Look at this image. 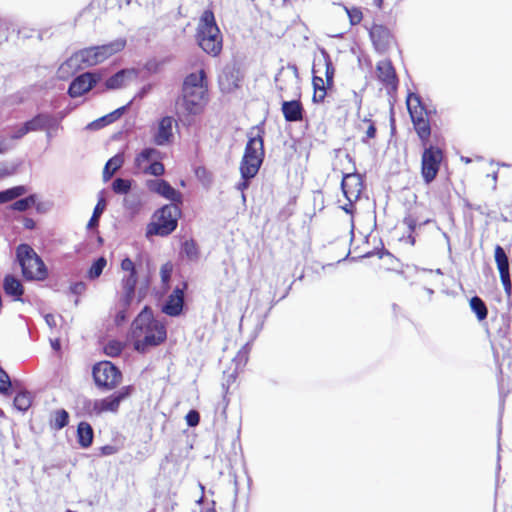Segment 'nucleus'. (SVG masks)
<instances>
[{"label":"nucleus","instance_id":"nucleus-1","mask_svg":"<svg viewBox=\"0 0 512 512\" xmlns=\"http://www.w3.org/2000/svg\"><path fill=\"white\" fill-rule=\"evenodd\" d=\"M127 41L120 37L109 43L87 47L73 53L59 69L60 78H67L83 67H91L103 63L126 47Z\"/></svg>","mask_w":512,"mask_h":512},{"label":"nucleus","instance_id":"nucleus-2","mask_svg":"<svg viewBox=\"0 0 512 512\" xmlns=\"http://www.w3.org/2000/svg\"><path fill=\"white\" fill-rule=\"evenodd\" d=\"M167 333L165 326L153 317L152 311L145 307L135 318L131 326L134 349L146 353L163 343Z\"/></svg>","mask_w":512,"mask_h":512},{"label":"nucleus","instance_id":"nucleus-3","mask_svg":"<svg viewBox=\"0 0 512 512\" xmlns=\"http://www.w3.org/2000/svg\"><path fill=\"white\" fill-rule=\"evenodd\" d=\"M248 142L240 163V173L245 177H255L263 163L264 129L261 125L254 126L247 134Z\"/></svg>","mask_w":512,"mask_h":512},{"label":"nucleus","instance_id":"nucleus-4","mask_svg":"<svg viewBox=\"0 0 512 512\" xmlns=\"http://www.w3.org/2000/svg\"><path fill=\"white\" fill-rule=\"evenodd\" d=\"M196 39L198 45L211 56H218L222 51L223 39L211 10H205L199 20Z\"/></svg>","mask_w":512,"mask_h":512},{"label":"nucleus","instance_id":"nucleus-5","mask_svg":"<svg viewBox=\"0 0 512 512\" xmlns=\"http://www.w3.org/2000/svg\"><path fill=\"white\" fill-rule=\"evenodd\" d=\"M23 276L28 280H42L46 277V269L41 258L27 244H21L16 250Z\"/></svg>","mask_w":512,"mask_h":512},{"label":"nucleus","instance_id":"nucleus-6","mask_svg":"<svg viewBox=\"0 0 512 512\" xmlns=\"http://www.w3.org/2000/svg\"><path fill=\"white\" fill-rule=\"evenodd\" d=\"M134 392V387L131 385L124 386L113 394L93 401H88L86 408L91 414L100 415L105 412L116 413L120 404L128 399Z\"/></svg>","mask_w":512,"mask_h":512},{"label":"nucleus","instance_id":"nucleus-7","mask_svg":"<svg viewBox=\"0 0 512 512\" xmlns=\"http://www.w3.org/2000/svg\"><path fill=\"white\" fill-rule=\"evenodd\" d=\"M163 153L156 148L146 147L135 157L134 164L139 172L147 175L161 176L165 172L161 163Z\"/></svg>","mask_w":512,"mask_h":512},{"label":"nucleus","instance_id":"nucleus-8","mask_svg":"<svg viewBox=\"0 0 512 512\" xmlns=\"http://www.w3.org/2000/svg\"><path fill=\"white\" fill-rule=\"evenodd\" d=\"M180 215L181 210L177 204L163 206L155 214L156 220L150 232L160 236H168L176 229Z\"/></svg>","mask_w":512,"mask_h":512},{"label":"nucleus","instance_id":"nucleus-9","mask_svg":"<svg viewBox=\"0 0 512 512\" xmlns=\"http://www.w3.org/2000/svg\"><path fill=\"white\" fill-rule=\"evenodd\" d=\"M407 107L414 129L422 142V146H426L431 135V126L429 120L423 115V107L421 106L419 96L410 94L407 99Z\"/></svg>","mask_w":512,"mask_h":512},{"label":"nucleus","instance_id":"nucleus-10","mask_svg":"<svg viewBox=\"0 0 512 512\" xmlns=\"http://www.w3.org/2000/svg\"><path fill=\"white\" fill-rule=\"evenodd\" d=\"M121 269L124 275L121 279L122 294L120 296V304L124 308H129L134 300L138 281L136 267L130 258H125L121 262Z\"/></svg>","mask_w":512,"mask_h":512},{"label":"nucleus","instance_id":"nucleus-11","mask_svg":"<svg viewBox=\"0 0 512 512\" xmlns=\"http://www.w3.org/2000/svg\"><path fill=\"white\" fill-rule=\"evenodd\" d=\"M92 372L96 385L106 390L114 389L122 380L120 370L109 361L97 363Z\"/></svg>","mask_w":512,"mask_h":512},{"label":"nucleus","instance_id":"nucleus-12","mask_svg":"<svg viewBox=\"0 0 512 512\" xmlns=\"http://www.w3.org/2000/svg\"><path fill=\"white\" fill-rule=\"evenodd\" d=\"M424 150L421 157V175L426 184L431 183L437 176L440 164L443 159L441 149L433 145L423 146Z\"/></svg>","mask_w":512,"mask_h":512},{"label":"nucleus","instance_id":"nucleus-13","mask_svg":"<svg viewBox=\"0 0 512 512\" xmlns=\"http://www.w3.org/2000/svg\"><path fill=\"white\" fill-rule=\"evenodd\" d=\"M102 78L103 73L101 71L85 72L71 82L68 94L72 98L80 97L96 86Z\"/></svg>","mask_w":512,"mask_h":512},{"label":"nucleus","instance_id":"nucleus-14","mask_svg":"<svg viewBox=\"0 0 512 512\" xmlns=\"http://www.w3.org/2000/svg\"><path fill=\"white\" fill-rule=\"evenodd\" d=\"M189 93L195 96L206 97L207 82L204 70H199L196 73H191L186 76L183 83L182 94L189 95Z\"/></svg>","mask_w":512,"mask_h":512},{"label":"nucleus","instance_id":"nucleus-15","mask_svg":"<svg viewBox=\"0 0 512 512\" xmlns=\"http://www.w3.org/2000/svg\"><path fill=\"white\" fill-rule=\"evenodd\" d=\"M205 102L206 97L195 96L189 93V95L182 94V96L177 100L176 106L179 113L197 115L202 112Z\"/></svg>","mask_w":512,"mask_h":512},{"label":"nucleus","instance_id":"nucleus-16","mask_svg":"<svg viewBox=\"0 0 512 512\" xmlns=\"http://www.w3.org/2000/svg\"><path fill=\"white\" fill-rule=\"evenodd\" d=\"M495 261L497 264V268L500 274V279L503 284L504 290L508 296L512 293V283L510 279V272H509V260L506 255L505 250L500 246L497 245L495 247Z\"/></svg>","mask_w":512,"mask_h":512},{"label":"nucleus","instance_id":"nucleus-17","mask_svg":"<svg viewBox=\"0 0 512 512\" xmlns=\"http://www.w3.org/2000/svg\"><path fill=\"white\" fill-rule=\"evenodd\" d=\"M342 191L349 202L356 201L363 188L362 178L357 173L344 175L341 183Z\"/></svg>","mask_w":512,"mask_h":512},{"label":"nucleus","instance_id":"nucleus-18","mask_svg":"<svg viewBox=\"0 0 512 512\" xmlns=\"http://www.w3.org/2000/svg\"><path fill=\"white\" fill-rule=\"evenodd\" d=\"M138 74V71L134 68L121 69L105 81V88L107 90L124 88L137 79Z\"/></svg>","mask_w":512,"mask_h":512},{"label":"nucleus","instance_id":"nucleus-19","mask_svg":"<svg viewBox=\"0 0 512 512\" xmlns=\"http://www.w3.org/2000/svg\"><path fill=\"white\" fill-rule=\"evenodd\" d=\"M174 120L170 116L160 119L158 126L153 134V142L158 146L168 145L173 139Z\"/></svg>","mask_w":512,"mask_h":512},{"label":"nucleus","instance_id":"nucleus-20","mask_svg":"<svg viewBox=\"0 0 512 512\" xmlns=\"http://www.w3.org/2000/svg\"><path fill=\"white\" fill-rule=\"evenodd\" d=\"M370 38L375 49L384 52L388 49L392 36L388 28L383 25L375 24L370 29Z\"/></svg>","mask_w":512,"mask_h":512},{"label":"nucleus","instance_id":"nucleus-21","mask_svg":"<svg viewBox=\"0 0 512 512\" xmlns=\"http://www.w3.org/2000/svg\"><path fill=\"white\" fill-rule=\"evenodd\" d=\"M176 287L173 292L169 295L165 305L163 306V312L169 316H178L182 312L184 304V289Z\"/></svg>","mask_w":512,"mask_h":512},{"label":"nucleus","instance_id":"nucleus-22","mask_svg":"<svg viewBox=\"0 0 512 512\" xmlns=\"http://www.w3.org/2000/svg\"><path fill=\"white\" fill-rule=\"evenodd\" d=\"M281 111L287 122H299L303 120L304 108L299 100L283 101Z\"/></svg>","mask_w":512,"mask_h":512},{"label":"nucleus","instance_id":"nucleus-23","mask_svg":"<svg viewBox=\"0 0 512 512\" xmlns=\"http://www.w3.org/2000/svg\"><path fill=\"white\" fill-rule=\"evenodd\" d=\"M378 79L386 86L395 87L397 79L395 69L389 60L379 61L376 67Z\"/></svg>","mask_w":512,"mask_h":512},{"label":"nucleus","instance_id":"nucleus-24","mask_svg":"<svg viewBox=\"0 0 512 512\" xmlns=\"http://www.w3.org/2000/svg\"><path fill=\"white\" fill-rule=\"evenodd\" d=\"M28 131H39L44 129H50L56 126V121L53 116L48 114H38L33 119L25 122Z\"/></svg>","mask_w":512,"mask_h":512},{"label":"nucleus","instance_id":"nucleus-25","mask_svg":"<svg viewBox=\"0 0 512 512\" xmlns=\"http://www.w3.org/2000/svg\"><path fill=\"white\" fill-rule=\"evenodd\" d=\"M3 289L7 295L14 297L17 301L21 300V296L24 293V288L20 280L13 275L5 276Z\"/></svg>","mask_w":512,"mask_h":512},{"label":"nucleus","instance_id":"nucleus-26","mask_svg":"<svg viewBox=\"0 0 512 512\" xmlns=\"http://www.w3.org/2000/svg\"><path fill=\"white\" fill-rule=\"evenodd\" d=\"M130 104H131V101L127 105L117 108L113 112L93 121L92 123H90L88 125V128L100 129L108 124L113 123L114 121L119 119L124 114V112L127 110V108L129 107Z\"/></svg>","mask_w":512,"mask_h":512},{"label":"nucleus","instance_id":"nucleus-27","mask_svg":"<svg viewBox=\"0 0 512 512\" xmlns=\"http://www.w3.org/2000/svg\"><path fill=\"white\" fill-rule=\"evenodd\" d=\"M78 442L81 447L88 448L93 441V429L87 422H80L77 428Z\"/></svg>","mask_w":512,"mask_h":512},{"label":"nucleus","instance_id":"nucleus-28","mask_svg":"<svg viewBox=\"0 0 512 512\" xmlns=\"http://www.w3.org/2000/svg\"><path fill=\"white\" fill-rule=\"evenodd\" d=\"M357 129L359 131L364 132V136L362 137L361 141L364 144H368L371 139H374L376 137V126L375 123L368 118L362 119L358 125Z\"/></svg>","mask_w":512,"mask_h":512},{"label":"nucleus","instance_id":"nucleus-29","mask_svg":"<svg viewBox=\"0 0 512 512\" xmlns=\"http://www.w3.org/2000/svg\"><path fill=\"white\" fill-rule=\"evenodd\" d=\"M162 197L172 201V204L182 203V194L164 180L158 193Z\"/></svg>","mask_w":512,"mask_h":512},{"label":"nucleus","instance_id":"nucleus-30","mask_svg":"<svg viewBox=\"0 0 512 512\" xmlns=\"http://www.w3.org/2000/svg\"><path fill=\"white\" fill-rule=\"evenodd\" d=\"M27 192L25 186H15L4 191H0V204L12 201Z\"/></svg>","mask_w":512,"mask_h":512},{"label":"nucleus","instance_id":"nucleus-31","mask_svg":"<svg viewBox=\"0 0 512 512\" xmlns=\"http://www.w3.org/2000/svg\"><path fill=\"white\" fill-rule=\"evenodd\" d=\"M123 158L121 155H116L109 159L105 164L103 170V179L107 181L112 177V175L122 166Z\"/></svg>","mask_w":512,"mask_h":512},{"label":"nucleus","instance_id":"nucleus-32","mask_svg":"<svg viewBox=\"0 0 512 512\" xmlns=\"http://www.w3.org/2000/svg\"><path fill=\"white\" fill-rule=\"evenodd\" d=\"M470 308L479 321L486 319L488 310L486 304L480 297L474 296L470 299Z\"/></svg>","mask_w":512,"mask_h":512},{"label":"nucleus","instance_id":"nucleus-33","mask_svg":"<svg viewBox=\"0 0 512 512\" xmlns=\"http://www.w3.org/2000/svg\"><path fill=\"white\" fill-rule=\"evenodd\" d=\"M32 403V396L29 392H19L14 398V406L19 411H26Z\"/></svg>","mask_w":512,"mask_h":512},{"label":"nucleus","instance_id":"nucleus-34","mask_svg":"<svg viewBox=\"0 0 512 512\" xmlns=\"http://www.w3.org/2000/svg\"><path fill=\"white\" fill-rule=\"evenodd\" d=\"M105 208H106V201L103 197H100L98 200V203L96 204V206L94 208L93 214L87 224L88 229H92V228L98 226L99 218H100L101 214L103 213V211L105 210Z\"/></svg>","mask_w":512,"mask_h":512},{"label":"nucleus","instance_id":"nucleus-35","mask_svg":"<svg viewBox=\"0 0 512 512\" xmlns=\"http://www.w3.org/2000/svg\"><path fill=\"white\" fill-rule=\"evenodd\" d=\"M284 76H289L291 78V80L297 84L298 83V79H299V73H298V68L295 64H288L287 67H282L279 71V73L277 74V76L275 77V81L276 82H280L281 81V77H284Z\"/></svg>","mask_w":512,"mask_h":512},{"label":"nucleus","instance_id":"nucleus-36","mask_svg":"<svg viewBox=\"0 0 512 512\" xmlns=\"http://www.w3.org/2000/svg\"><path fill=\"white\" fill-rule=\"evenodd\" d=\"M68 421V412L64 409H60L54 413L51 423L53 428L60 430L68 424Z\"/></svg>","mask_w":512,"mask_h":512},{"label":"nucleus","instance_id":"nucleus-37","mask_svg":"<svg viewBox=\"0 0 512 512\" xmlns=\"http://www.w3.org/2000/svg\"><path fill=\"white\" fill-rule=\"evenodd\" d=\"M36 203V195L31 194L25 198L19 199L15 201L11 205V209L15 211L24 212L28 210L30 207H32Z\"/></svg>","mask_w":512,"mask_h":512},{"label":"nucleus","instance_id":"nucleus-38","mask_svg":"<svg viewBox=\"0 0 512 512\" xmlns=\"http://www.w3.org/2000/svg\"><path fill=\"white\" fill-rule=\"evenodd\" d=\"M106 264V258L99 257L90 267L88 271V278L91 280L97 279L102 274Z\"/></svg>","mask_w":512,"mask_h":512},{"label":"nucleus","instance_id":"nucleus-39","mask_svg":"<svg viewBox=\"0 0 512 512\" xmlns=\"http://www.w3.org/2000/svg\"><path fill=\"white\" fill-rule=\"evenodd\" d=\"M182 254L190 260L198 258V248L193 240H187L182 244Z\"/></svg>","mask_w":512,"mask_h":512},{"label":"nucleus","instance_id":"nucleus-40","mask_svg":"<svg viewBox=\"0 0 512 512\" xmlns=\"http://www.w3.org/2000/svg\"><path fill=\"white\" fill-rule=\"evenodd\" d=\"M122 350H123V344L117 340L109 341L104 347L105 354L110 357H116V356L120 355Z\"/></svg>","mask_w":512,"mask_h":512},{"label":"nucleus","instance_id":"nucleus-41","mask_svg":"<svg viewBox=\"0 0 512 512\" xmlns=\"http://www.w3.org/2000/svg\"><path fill=\"white\" fill-rule=\"evenodd\" d=\"M112 188L117 194H126L131 188V183L129 180L117 178L113 181Z\"/></svg>","mask_w":512,"mask_h":512},{"label":"nucleus","instance_id":"nucleus-42","mask_svg":"<svg viewBox=\"0 0 512 512\" xmlns=\"http://www.w3.org/2000/svg\"><path fill=\"white\" fill-rule=\"evenodd\" d=\"M345 12L347 13V16L349 18V21L351 25H357L359 24L363 19L362 11L359 8H348L346 6H343Z\"/></svg>","mask_w":512,"mask_h":512},{"label":"nucleus","instance_id":"nucleus-43","mask_svg":"<svg viewBox=\"0 0 512 512\" xmlns=\"http://www.w3.org/2000/svg\"><path fill=\"white\" fill-rule=\"evenodd\" d=\"M18 164L1 162L0 163V179L12 176L17 172Z\"/></svg>","mask_w":512,"mask_h":512},{"label":"nucleus","instance_id":"nucleus-44","mask_svg":"<svg viewBox=\"0 0 512 512\" xmlns=\"http://www.w3.org/2000/svg\"><path fill=\"white\" fill-rule=\"evenodd\" d=\"M250 352V345L249 343L245 344L237 353V355L234 358V361L236 362V366L239 365H245L248 361V355Z\"/></svg>","mask_w":512,"mask_h":512},{"label":"nucleus","instance_id":"nucleus-45","mask_svg":"<svg viewBox=\"0 0 512 512\" xmlns=\"http://www.w3.org/2000/svg\"><path fill=\"white\" fill-rule=\"evenodd\" d=\"M11 386L9 375L0 367V393L6 394Z\"/></svg>","mask_w":512,"mask_h":512},{"label":"nucleus","instance_id":"nucleus-46","mask_svg":"<svg viewBox=\"0 0 512 512\" xmlns=\"http://www.w3.org/2000/svg\"><path fill=\"white\" fill-rule=\"evenodd\" d=\"M335 69L330 60H325V77L327 86H331L333 84Z\"/></svg>","mask_w":512,"mask_h":512},{"label":"nucleus","instance_id":"nucleus-47","mask_svg":"<svg viewBox=\"0 0 512 512\" xmlns=\"http://www.w3.org/2000/svg\"><path fill=\"white\" fill-rule=\"evenodd\" d=\"M185 419H186L188 426L194 427V426L198 425V423L200 421V415L196 410H190L187 413Z\"/></svg>","mask_w":512,"mask_h":512},{"label":"nucleus","instance_id":"nucleus-48","mask_svg":"<svg viewBox=\"0 0 512 512\" xmlns=\"http://www.w3.org/2000/svg\"><path fill=\"white\" fill-rule=\"evenodd\" d=\"M241 181L236 184V189L241 191V197L242 200L245 202L246 196L244 194V191L249 187V180L253 177H245L243 174H241Z\"/></svg>","mask_w":512,"mask_h":512},{"label":"nucleus","instance_id":"nucleus-49","mask_svg":"<svg viewBox=\"0 0 512 512\" xmlns=\"http://www.w3.org/2000/svg\"><path fill=\"white\" fill-rule=\"evenodd\" d=\"M171 273H172V265L171 264L166 263V264L162 265L160 274H161L162 281L164 283H167L170 280Z\"/></svg>","mask_w":512,"mask_h":512},{"label":"nucleus","instance_id":"nucleus-50","mask_svg":"<svg viewBox=\"0 0 512 512\" xmlns=\"http://www.w3.org/2000/svg\"><path fill=\"white\" fill-rule=\"evenodd\" d=\"M14 145L11 140H8L5 137H0V154H5L11 149H13Z\"/></svg>","mask_w":512,"mask_h":512},{"label":"nucleus","instance_id":"nucleus-51","mask_svg":"<svg viewBox=\"0 0 512 512\" xmlns=\"http://www.w3.org/2000/svg\"><path fill=\"white\" fill-rule=\"evenodd\" d=\"M163 182H164L163 179L148 180L147 181V187H148V189L150 191L158 194L159 191H160V187L163 184Z\"/></svg>","mask_w":512,"mask_h":512},{"label":"nucleus","instance_id":"nucleus-52","mask_svg":"<svg viewBox=\"0 0 512 512\" xmlns=\"http://www.w3.org/2000/svg\"><path fill=\"white\" fill-rule=\"evenodd\" d=\"M27 133H29L28 128L26 124L24 123L21 127H19L10 137L11 140H17L21 139L23 136H25Z\"/></svg>","mask_w":512,"mask_h":512},{"label":"nucleus","instance_id":"nucleus-53","mask_svg":"<svg viewBox=\"0 0 512 512\" xmlns=\"http://www.w3.org/2000/svg\"><path fill=\"white\" fill-rule=\"evenodd\" d=\"M326 88H322V89H319V90H314V94H313V102L314 103H321L324 101L325 97H326Z\"/></svg>","mask_w":512,"mask_h":512},{"label":"nucleus","instance_id":"nucleus-54","mask_svg":"<svg viewBox=\"0 0 512 512\" xmlns=\"http://www.w3.org/2000/svg\"><path fill=\"white\" fill-rule=\"evenodd\" d=\"M403 223L408 227L410 233H412L417 226V221L412 215L406 216L403 219Z\"/></svg>","mask_w":512,"mask_h":512},{"label":"nucleus","instance_id":"nucleus-55","mask_svg":"<svg viewBox=\"0 0 512 512\" xmlns=\"http://www.w3.org/2000/svg\"><path fill=\"white\" fill-rule=\"evenodd\" d=\"M86 289L84 282H76L71 285L70 290L73 294L81 295Z\"/></svg>","mask_w":512,"mask_h":512},{"label":"nucleus","instance_id":"nucleus-56","mask_svg":"<svg viewBox=\"0 0 512 512\" xmlns=\"http://www.w3.org/2000/svg\"><path fill=\"white\" fill-rule=\"evenodd\" d=\"M119 307H120V309L117 312L116 317H115V322L118 325L126 320V318H127L126 311L128 309V308H124L120 303H119Z\"/></svg>","mask_w":512,"mask_h":512},{"label":"nucleus","instance_id":"nucleus-57","mask_svg":"<svg viewBox=\"0 0 512 512\" xmlns=\"http://www.w3.org/2000/svg\"><path fill=\"white\" fill-rule=\"evenodd\" d=\"M312 82H313L314 90H319V89L325 88V82H324L323 78L320 76L314 75Z\"/></svg>","mask_w":512,"mask_h":512},{"label":"nucleus","instance_id":"nucleus-58","mask_svg":"<svg viewBox=\"0 0 512 512\" xmlns=\"http://www.w3.org/2000/svg\"><path fill=\"white\" fill-rule=\"evenodd\" d=\"M45 321L49 327H55L57 325L56 317L53 314L45 315Z\"/></svg>","mask_w":512,"mask_h":512},{"label":"nucleus","instance_id":"nucleus-59","mask_svg":"<svg viewBox=\"0 0 512 512\" xmlns=\"http://www.w3.org/2000/svg\"><path fill=\"white\" fill-rule=\"evenodd\" d=\"M7 26L6 24L2 23L0 20V39H6L7 38Z\"/></svg>","mask_w":512,"mask_h":512},{"label":"nucleus","instance_id":"nucleus-60","mask_svg":"<svg viewBox=\"0 0 512 512\" xmlns=\"http://www.w3.org/2000/svg\"><path fill=\"white\" fill-rule=\"evenodd\" d=\"M150 86H144L141 91L138 93L137 97L142 98L146 95V93L149 91Z\"/></svg>","mask_w":512,"mask_h":512},{"label":"nucleus","instance_id":"nucleus-61","mask_svg":"<svg viewBox=\"0 0 512 512\" xmlns=\"http://www.w3.org/2000/svg\"><path fill=\"white\" fill-rule=\"evenodd\" d=\"M202 512H216L215 501H212L211 506L206 507L205 509L202 510Z\"/></svg>","mask_w":512,"mask_h":512},{"label":"nucleus","instance_id":"nucleus-62","mask_svg":"<svg viewBox=\"0 0 512 512\" xmlns=\"http://www.w3.org/2000/svg\"><path fill=\"white\" fill-rule=\"evenodd\" d=\"M26 228H33L34 227V221L32 219H27L25 223Z\"/></svg>","mask_w":512,"mask_h":512},{"label":"nucleus","instance_id":"nucleus-63","mask_svg":"<svg viewBox=\"0 0 512 512\" xmlns=\"http://www.w3.org/2000/svg\"><path fill=\"white\" fill-rule=\"evenodd\" d=\"M352 203L353 202H349V204H346L345 206H343V210L347 213H351Z\"/></svg>","mask_w":512,"mask_h":512},{"label":"nucleus","instance_id":"nucleus-64","mask_svg":"<svg viewBox=\"0 0 512 512\" xmlns=\"http://www.w3.org/2000/svg\"><path fill=\"white\" fill-rule=\"evenodd\" d=\"M408 241H409V243H410V244H412V245H413V244L415 243V238L410 234V235L408 236Z\"/></svg>","mask_w":512,"mask_h":512}]
</instances>
